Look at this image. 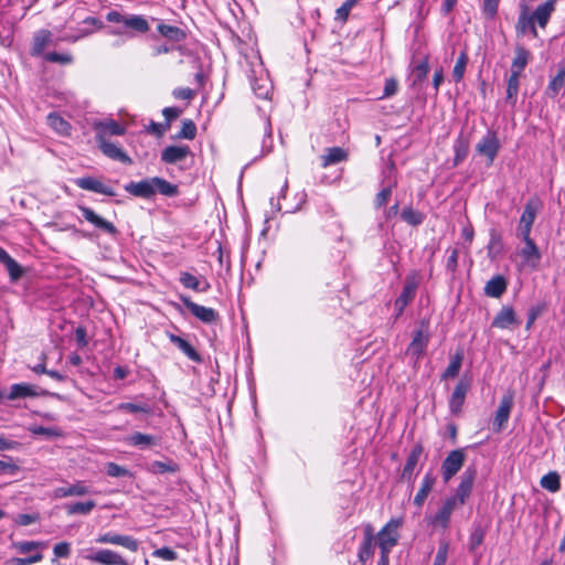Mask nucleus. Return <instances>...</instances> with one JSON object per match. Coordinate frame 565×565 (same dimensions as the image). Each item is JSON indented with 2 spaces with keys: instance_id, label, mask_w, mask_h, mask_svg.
<instances>
[{
  "instance_id": "f257e3e1",
  "label": "nucleus",
  "mask_w": 565,
  "mask_h": 565,
  "mask_svg": "<svg viewBox=\"0 0 565 565\" xmlns=\"http://www.w3.org/2000/svg\"><path fill=\"white\" fill-rule=\"evenodd\" d=\"M125 191L141 199H151L157 193L168 198L177 196L179 194V188L177 184L159 177L143 179L139 182L131 181L125 185Z\"/></svg>"
},
{
  "instance_id": "f03ea898",
  "label": "nucleus",
  "mask_w": 565,
  "mask_h": 565,
  "mask_svg": "<svg viewBox=\"0 0 565 565\" xmlns=\"http://www.w3.org/2000/svg\"><path fill=\"white\" fill-rule=\"evenodd\" d=\"M106 20L116 25L109 31L113 35L134 38L136 34H143L150 30L147 19L138 14H126L111 10L107 12Z\"/></svg>"
},
{
  "instance_id": "7ed1b4c3",
  "label": "nucleus",
  "mask_w": 565,
  "mask_h": 565,
  "mask_svg": "<svg viewBox=\"0 0 565 565\" xmlns=\"http://www.w3.org/2000/svg\"><path fill=\"white\" fill-rule=\"evenodd\" d=\"M430 339L429 322L422 320L419 328L414 332L413 339L406 349V355L411 356L416 365L424 356Z\"/></svg>"
},
{
  "instance_id": "20e7f679",
  "label": "nucleus",
  "mask_w": 565,
  "mask_h": 565,
  "mask_svg": "<svg viewBox=\"0 0 565 565\" xmlns=\"http://www.w3.org/2000/svg\"><path fill=\"white\" fill-rule=\"evenodd\" d=\"M402 526L401 519H392L380 532H379V545L382 554L385 556L390 553L392 547L397 544L398 541V529Z\"/></svg>"
},
{
  "instance_id": "39448f33",
  "label": "nucleus",
  "mask_w": 565,
  "mask_h": 565,
  "mask_svg": "<svg viewBox=\"0 0 565 565\" xmlns=\"http://www.w3.org/2000/svg\"><path fill=\"white\" fill-rule=\"evenodd\" d=\"M500 148V140L497 132L493 130H488L487 134L476 145L477 153L487 158L488 166L493 163Z\"/></svg>"
},
{
  "instance_id": "423d86ee",
  "label": "nucleus",
  "mask_w": 565,
  "mask_h": 565,
  "mask_svg": "<svg viewBox=\"0 0 565 565\" xmlns=\"http://www.w3.org/2000/svg\"><path fill=\"white\" fill-rule=\"evenodd\" d=\"M466 454L463 449L451 450L441 465V475L445 482H448L463 466Z\"/></svg>"
},
{
  "instance_id": "0eeeda50",
  "label": "nucleus",
  "mask_w": 565,
  "mask_h": 565,
  "mask_svg": "<svg viewBox=\"0 0 565 565\" xmlns=\"http://www.w3.org/2000/svg\"><path fill=\"white\" fill-rule=\"evenodd\" d=\"M84 557L98 565H129L128 561L121 554L109 548L97 550Z\"/></svg>"
},
{
  "instance_id": "6e6552de",
  "label": "nucleus",
  "mask_w": 565,
  "mask_h": 565,
  "mask_svg": "<svg viewBox=\"0 0 565 565\" xmlns=\"http://www.w3.org/2000/svg\"><path fill=\"white\" fill-rule=\"evenodd\" d=\"M95 542L98 544L118 545L127 548L130 552H137L139 548V542L135 537L113 532L98 535Z\"/></svg>"
},
{
  "instance_id": "1a4fd4ad",
  "label": "nucleus",
  "mask_w": 565,
  "mask_h": 565,
  "mask_svg": "<svg viewBox=\"0 0 565 565\" xmlns=\"http://www.w3.org/2000/svg\"><path fill=\"white\" fill-rule=\"evenodd\" d=\"M457 508H459V505L455 502V500L447 498L437 510V512L430 518L429 523L434 527L447 530L450 524L451 514Z\"/></svg>"
},
{
  "instance_id": "9d476101",
  "label": "nucleus",
  "mask_w": 565,
  "mask_h": 565,
  "mask_svg": "<svg viewBox=\"0 0 565 565\" xmlns=\"http://www.w3.org/2000/svg\"><path fill=\"white\" fill-rule=\"evenodd\" d=\"M183 305L190 312L204 323H214L218 320V312L213 308L204 307L193 302L188 296H180Z\"/></svg>"
},
{
  "instance_id": "9b49d317",
  "label": "nucleus",
  "mask_w": 565,
  "mask_h": 565,
  "mask_svg": "<svg viewBox=\"0 0 565 565\" xmlns=\"http://www.w3.org/2000/svg\"><path fill=\"white\" fill-rule=\"evenodd\" d=\"M513 404V393L507 392L505 394H503L493 419V428L495 431H501L505 424L508 423Z\"/></svg>"
},
{
  "instance_id": "f8f14e48",
  "label": "nucleus",
  "mask_w": 565,
  "mask_h": 565,
  "mask_svg": "<svg viewBox=\"0 0 565 565\" xmlns=\"http://www.w3.org/2000/svg\"><path fill=\"white\" fill-rule=\"evenodd\" d=\"M75 184L82 190L92 191L107 196L116 195V192L111 186L93 177L78 178L75 180Z\"/></svg>"
},
{
  "instance_id": "ddd939ff",
  "label": "nucleus",
  "mask_w": 565,
  "mask_h": 565,
  "mask_svg": "<svg viewBox=\"0 0 565 565\" xmlns=\"http://www.w3.org/2000/svg\"><path fill=\"white\" fill-rule=\"evenodd\" d=\"M94 130L96 132V141L107 140L109 136H121L125 134V128L114 119L96 121Z\"/></svg>"
},
{
  "instance_id": "4468645a",
  "label": "nucleus",
  "mask_w": 565,
  "mask_h": 565,
  "mask_svg": "<svg viewBox=\"0 0 565 565\" xmlns=\"http://www.w3.org/2000/svg\"><path fill=\"white\" fill-rule=\"evenodd\" d=\"M470 388V382L468 380L461 379L449 398V411L454 415H458L463 406L466 395Z\"/></svg>"
},
{
  "instance_id": "2eb2a0df",
  "label": "nucleus",
  "mask_w": 565,
  "mask_h": 565,
  "mask_svg": "<svg viewBox=\"0 0 565 565\" xmlns=\"http://www.w3.org/2000/svg\"><path fill=\"white\" fill-rule=\"evenodd\" d=\"M79 211L82 212L83 217L93 224L96 228L103 231L104 233H107L111 236L117 234L116 226L106 220H104L102 216L95 213L94 210L87 206H78Z\"/></svg>"
},
{
  "instance_id": "dca6fc26",
  "label": "nucleus",
  "mask_w": 565,
  "mask_h": 565,
  "mask_svg": "<svg viewBox=\"0 0 565 565\" xmlns=\"http://www.w3.org/2000/svg\"><path fill=\"white\" fill-rule=\"evenodd\" d=\"M519 324L520 320L518 319L514 309L510 306H503L491 322V327L497 329H509Z\"/></svg>"
},
{
  "instance_id": "f3484780",
  "label": "nucleus",
  "mask_w": 565,
  "mask_h": 565,
  "mask_svg": "<svg viewBox=\"0 0 565 565\" xmlns=\"http://www.w3.org/2000/svg\"><path fill=\"white\" fill-rule=\"evenodd\" d=\"M191 153L189 146H168L161 152V161L175 164L183 161Z\"/></svg>"
},
{
  "instance_id": "a211bd4d",
  "label": "nucleus",
  "mask_w": 565,
  "mask_h": 565,
  "mask_svg": "<svg viewBox=\"0 0 565 565\" xmlns=\"http://www.w3.org/2000/svg\"><path fill=\"white\" fill-rule=\"evenodd\" d=\"M51 44H53V35L51 31L45 29L36 31L33 35L31 55H44L45 49L49 47Z\"/></svg>"
},
{
  "instance_id": "6ab92c4d",
  "label": "nucleus",
  "mask_w": 565,
  "mask_h": 565,
  "mask_svg": "<svg viewBox=\"0 0 565 565\" xmlns=\"http://www.w3.org/2000/svg\"><path fill=\"white\" fill-rule=\"evenodd\" d=\"M97 143L103 153L108 158L122 163L131 162L128 154L118 145L108 140L97 141Z\"/></svg>"
},
{
  "instance_id": "aec40b11",
  "label": "nucleus",
  "mask_w": 565,
  "mask_h": 565,
  "mask_svg": "<svg viewBox=\"0 0 565 565\" xmlns=\"http://www.w3.org/2000/svg\"><path fill=\"white\" fill-rule=\"evenodd\" d=\"M523 243L524 246L520 249V256L522 257L523 263L529 266L536 267L542 257L539 247L533 239L524 241Z\"/></svg>"
},
{
  "instance_id": "412c9836",
  "label": "nucleus",
  "mask_w": 565,
  "mask_h": 565,
  "mask_svg": "<svg viewBox=\"0 0 565 565\" xmlns=\"http://www.w3.org/2000/svg\"><path fill=\"white\" fill-rule=\"evenodd\" d=\"M424 451V448L420 444H416L413 449L411 450L406 462L404 465L403 471H402V479L404 480H411L415 468L418 463V460Z\"/></svg>"
},
{
  "instance_id": "4be33fe9",
  "label": "nucleus",
  "mask_w": 565,
  "mask_h": 565,
  "mask_svg": "<svg viewBox=\"0 0 565 565\" xmlns=\"http://www.w3.org/2000/svg\"><path fill=\"white\" fill-rule=\"evenodd\" d=\"M89 493H92L90 489L82 481L54 490L55 498L82 497Z\"/></svg>"
},
{
  "instance_id": "5701e85b",
  "label": "nucleus",
  "mask_w": 565,
  "mask_h": 565,
  "mask_svg": "<svg viewBox=\"0 0 565 565\" xmlns=\"http://www.w3.org/2000/svg\"><path fill=\"white\" fill-rule=\"evenodd\" d=\"M179 281L183 287L191 290L206 292L210 289V284L205 279L201 280L188 271L180 273Z\"/></svg>"
},
{
  "instance_id": "b1692460",
  "label": "nucleus",
  "mask_w": 565,
  "mask_h": 565,
  "mask_svg": "<svg viewBox=\"0 0 565 565\" xmlns=\"http://www.w3.org/2000/svg\"><path fill=\"white\" fill-rule=\"evenodd\" d=\"M416 284L414 281L405 282L399 297L395 300V309L397 316L402 315L407 305L413 300L416 292Z\"/></svg>"
},
{
  "instance_id": "393cba45",
  "label": "nucleus",
  "mask_w": 565,
  "mask_h": 565,
  "mask_svg": "<svg viewBox=\"0 0 565 565\" xmlns=\"http://www.w3.org/2000/svg\"><path fill=\"white\" fill-rule=\"evenodd\" d=\"M436 482V477L433 472H427L422 481L418 492L414 498V504L418 508H422L425 503L429 492L431 491L434 484Z\"/></svg>"
},
{
  "instance_id": "a878e982",
  "label": "nucleus",
  "mask_w": 565,
  "mask_h": 565,
  "mask_svg": "<svg viewBox=\"0 0 565 565\" xmlns=\"http://www.w3.org/2000/svg\"><path fill=\"white\" fill-rule=\"evenodd\" d=\"M554 9V1L548 0L540 4L530 17L533 18L534 24L537 23L541 28H545Z\"/></svg>"
},
{
  "instance_id": "bb28decb",
  "label": "nucleus",
  "mask_w": 565,
  "mask_h": 565,
  "mask_svg": "<svg viewBox=\"0 0 565 565\" xmlns=\"http://www.w3.org/2000/svg\"><path fill=\"white\" fill-rule=\"evenodd\" d=\"M169 340L178 347L191 361L193 362H202L201 355L196 352V350L183 338L175 335L173 333L169 334Z\"/></svg>"
},
{
  "instance_id": "cd10ccee",
  "label": "nucleus",
  "mask_w": 565,
  "mask_h": 565,
  "mask_svg": "<svg viewBox=\"0 0 565 565\" xmlns=\"http://www.w3.org/2000/svg\"><path fill=\"white\" fill-rule=\"evenodd\" d=\"M505 290L507 280L501 275L492 277L484 286V294L492 298H500Z\"/></svg>"
},
{
  "instance_id": "c85d7f7f",
  "label": "nucleus",
  "mask_w": 565,
  "mask_h": 565,
  "mask_svg": "<svg viewBox=\"0 0 565 565\" xmlns=\"http://www.w3.org/2000/svg\"><path fill=\"white\" fill-rule=\"evenodd\" d=\"M530 52L521 45H518L514 50V57L511 64V73L519 74L523 72L529 63Z\"/></svg>"
},
{
  "instance_id": "c756f323",
  "label": "nucleus",
  "mask_w": 565,
  "mask_h": 565,
  "mask_svg": "<svg viewBox=\"0 0 565 565\" xmlns=\"http://www.w3.org/2000/svg\"><path fill=\"white\" fill-rule=\"evenodd\" d=\"M348 159V152L340 147H332L326 150V153L321 157L322 167L327 168Z\"/></svg>"
},
{
  "instance_id": "7c9ffc66",
  "label": "nucleus",
  "mask_w": 565,
  "mask_h": 565,
  "mask_svg": "<svg viewBox=\"0 0 565 565\" xmlns=\"http://www.w3.org/2000/svg\"><path fill=\"white\" fill-rule=\"evenodd\" d=\"M38 395L39 393L35 391L33 385L26 383H18L10 387V392L7 395V398L13 401L17 398L34 397Z\"/></svg>"
},
{
  "instance_id": "2f4dec72",
  "label": "nucleus",
  "mask_w": 565,
  "mask_h": 565,
  "mask_svg": "<svg viewBox=\"0 0 565 565\" xmlns=\"http://www.w3.org/2000/svg\"><path fill=\"white\" fill-rule=\"evenodd\" d=\"M127 441L130 445L139 447L141 449L159 445V438L139 431H136L128 436Z\"/></svg>"
},
{
  "instance_id": "473e14b6",
  "label": "nucleus",
  "mask_w": 565,
  "mask_h": 565,
  "mask_svg": "<svg viewBox=\"0 0 565 565\" xmlns=\"http://www.w3.org/2000/svg\"><path fill=\"white\" fill-rule=\"evenodd\" d=\"M515 31L518 36H524L526 33H530L533 38H537V31L533 22V18L525 13H522L519 17Z\"/></svg>"
},
{
  "instance_id": "72a5a7b5",
  "label": "nucleus",
  "mask_w": 565,
  "mask_h": 565,
  "mask_svg": "<svg viewBox=\"0 0 565 565\" xmlns=\"http://www.w3.org/2000/svg\"><path fill=\"white\" fill-rule=\"evenodd\" d=\"M565 84V66H559L557 74L550 81L545 94L554 98L556 97Z\"/></svg>"
},
{
  "instance_id": "f704fd0d",
  "label": "nucleus",
  "mask_w": 565,
  "mask_h": 565,
  "mask_svg": "<svg viewBox=\"0 0 565 565\" xmlns=\"http://www.w3.org/2000/svg\"><path fill=\"white\" fill-rule=\"evenodd\" d=\"M540 209L539 200H529L524 206L523 213L520 217L519 223L533 226V223L536 218V214Z\"/></svg>"
},
{
  "instance_id": "c9c22d12",
  "label": "nucleus",
  "mask_w": 565,
  "mask_h": 565,
  "mask_svg": "<svg viewBox=\"0 0 565 565\" xmlns=\"http://www.w3.org/2000/svg\"><path fill=\"white\" fill-rule=\"evenodd\" d=\"M47 125L54 129L57 134L67 136L70 135L71 126L70 124L60 115L55 113H51L47 115Z\"/></svg>"
},
{
  "instance_id": "e433bc0d",
  "label": "nucleus",
  "mask_w": 565,
  "mask_h": 565,
  "mask_svg": "<svg viewBox=\"0 0 565 565\" xmlns=\"http://www.w3.org/2000/svg\"><path fill=\"white\" fill-rule=\"evenodd\" d=\"M95 507H96L95 501L88 500L85 502L68 503L65 505V510L68 515H74V514L87 515L94 510Z\"/></svg>"
},
{
  "instance_id": "4c0bfd02",
  "label": "nucleus",
  "mask_w": 565,
  "mask_h": 565,
  "mask_svg": "<svg viewBox=\"0 0 565 565\" xmlns=\"http://www.w3.org/2000/svg\"><path fill=\"white\" fill-rule=\"evenodd\" d=\"M401 218L412 226H418L425 221V214L412 206H406L401 212Z\"/></svg>"
},
{
  "instance_id": "58836bf2",
  "label": "nucleus",
  "mask_w": 565,
  "mask_h": 565,
  "mask_svg": "<svg viewBox=\"0 0 565 565\" xmlns=\"http://www.w3.org/2000/svg\"><path fill=\"white\" fill-rule=\"evenodd\" d=\"M520 76L519 74L511 73L508 83H507V102L511 105H514L516 102V96L519 93L520 86Z\"/></svg>"
},
{
  "instance_id": "ea45409f",
  "label": "nucleus",
  "mask_w": 565,
  "mask_h": 565,
  "mask_svg": "<svg viewBox=\"0 0 565 565\" xmlns=\"http://www.w3.org/2000/svg\"><path fill=\"white\" fill-rule=\"evenodd\" d=\"M158 31L162 36L174 42H180L185 38L184 32L180 28L173 25H168L163 23L159 24Z\"/></svg>"
},
{
  "instance_id": "a19ab883",
  "label": "nucleus",
  "mask_w": 565,
  "mask_h": 565,
  "mask_svg": "<svg viewBox=\"0 0 565 565\" xmlns=\"http://www.w3.org/2000/svg\"><path fill=\"white\" fill-rule=\"evenodd\" d=\"M541 487L550 492H556L561 488L559 476L555 471H551L542 477Z\"/></svg>"
},
{
  "instance_id": "79ce46f5",
  "label": "nucleus",
  "mask_w": 565,
  "mask_h": 565,
  "mask_svg": "<svg viewBox=\"0 0 565 565\" xmlns=\"http://www.w3.org/2000/svg\"><path fill=\"white\" fill-rule=\"evenodd\" d=\"M468 61L467 52L465 50L461 51L452 70V78L455 82H460L463 78Z\"/></svg>"
},
{
  "instance_id": "37998d69",
  "label": "nucleus",
  "mask_w": 565,
  "mask_h": 565,
  "mask_svg": "<svg viewBox=\"0 0 565 565\" xmlns=\"http://www.w3.org/2000/svg\"><path fill=\"white\" fill-rule=\"evenodd\" d=\"M252 88L258 98L267 99L271 92V85L267 78L252 81Z\"/></svg>"
},
{
  "instance_id": "c03bdc74",
  "label": "nucleus",
  "mask_w": 565,
  "mask_h": 565,
  "mask_svg": "<svg viewBox=\"0 0 565 565\" xmlns=\"http://www.w3.org/2000/svg\"><path fill=\"white\" fill-rule=\"evenodd\" d=\"M373 554V536L371 533V527L367 526L364 542L360 548L359 557L362 562L370 558Z\"/></svg>"
},
{
  "instance_id": "a18cd8bd",
  "label": "nucleus",
  "mask_w": 565,
  "mask_h": 565,
  "mask_svg": "<svg viewBox=\"0 0 565 565\" xmlns=\"http://www.w3.org/2000/svg\"><path fill=\"white\" fill-rule=\"evenodd\" d=\"M455 150V166L459 164L468 154L469 146L467 140H465L461 136L455 141L454 145Z\"/></svg>"
},
{
  "instance_id": "49530a36",
  "label": "nucleus",
  "mask_w": 565,
  "mask_h": 565,
  "mask_svg": "<svg viewBox=\"0 0 565 565\" xmlns=\"http://www.w3.org/2000/svg\"><path fill=\"white\" fill-rule=\"evenodd\" d=\"M461 363H462V354H460V353L455 354L451 358L449 365L445 370V372L443 374V379L456 377L460 371Z\"/></svg>"
},
{
  "instance_id": "de8ad7c7",
  "label": "nucleus",
  "mask_w": 565,
  "mask_h": 565,
  "mask_svg": "<svg viewBox=\"0 0 565 565\" xmlns=\"http://www.w3.org/2000/svg\"><path fill=\"white\" fill-rule=\"evenodd\" d=\"M13 547L21 554H26L39 548L45 547V543L35 541H20L14 542Z\"/></svg>"
},
{
  "instance_id": "09e8293b",
  "label": "nucleus",
  "mask_w": 565,
  "mask_h": 565,
  "mask_svg": "<svg viewBox=\"0 0 565 565\" xmlns=\"http://www.w3.org/2000/svg\"><path fill=\"white\" fill-rule=\"evenodd\" d=\"M150 471L153 473H166V472H175L178 470V465L173 461H153L150 465Z\"/></svg>"
},
{
  "instance_id": "8fccbe9b",
  "label": "nucleus",
  "mask_w": 565,
  "mask_h": 565,
  "mask_svg": "<svg viewBox=\"0 0 565 565\" xmlns=\"http://www.w3.org/2000/svg\"><path fill=\"white\" fill-rule=\"evenodd\" d=\"M44 61L67 65L73 63V56L68 53L49 52L43 55Z\"/></svg>"
},
{
  "instance_id": "3c124183",
  "label": "nucleus",
  "mask_w": 565,
  "mask_h": 565,
  "mask_svg": "<svg viewBox=\"0 0 565 565\" xmlns=\"http://www.w3.org/2000/svg\"><path fill=\"white\" fill-rule=\"evenodd\" d=\"M196 136V126L191 119L182 121L181 130L178 132L177 138L192 140Z\"/></svg>"
},
{
  "instance_id": "603ef678",
  "label": "nucleus",
  "mask_w": 565,
  "mask_h": 565,
  "mask_svg": "<svg viewBox=\"0 0 565 565\" xmlns=\"http://www.w3.org/2000/svg\"><path fill=\"white\" fill-rule=\"evenodd\" d=\"M117 411L128 412V413H150V407L148 404H136V403H120L117 407Z\"/></svg>"
},
{
  "instance_id": "864d4df0",
  "label": "nucleus",
  "mask_w": 565,
  "mask_h": 565,
  "mask_svg": "<svg viewBox=\"0 0 565 565\" xmlns=\"http://www.w3.org/2000/svg\"><path fill=\"white\" fill-rule=\"evenodd\" d=\"M392 190H393V185H387L385 188H383L375 196L374 199V206L375 209H381L383 207L384 205L387 204V202L390 201L391 196H392Z\"/></svg>"
},
{
  "instance_id": "5fc2aeb1",
  "label": "nucleus",
  "mask_w": 565,
  "mask_h": 565,
  "mask_svg": "<svg viewBox=\"0 0 565 565\" xmlns=\"http://www.w3.org/2000/svg\"><path fill=\"white\" fill-rule=\"evenodd\" d=\"M106 472L109 477L119 478V477H129L131 473L125 467H121L115 462H108L106 465Z\"/></svg>"
},
{
  "instance_id": "6e6d98bb",
  "label": "nucleus",
  "mask_w": 565,
  "mask_h": 565,
  "mask_svg": "<svg viewBox=\"0 0 565 565\" xmlns=\"http://www.w3.org/2000/svg\"><path fill=\"white\" fill-rule=\"evenodd\" d=\"M471 491H472L471 489L458 484V487L456 489V493L449 498L451 500H455V502L459 507H461L467 502L468 498L471 494Z\"/></svg>"
},
{
  "instance_id": "4d7b16f0",
  "label": "nucleus",
  "mask_w": 565,
  "mask_h": 565,
  "mask_svg": "<svg viewBox=\"0 0 565 565\" xmlns=\"http://www.w3.org/2000/svg\"><path fill=\"white\" fill-rule=\"evenodd\" d=\"M476 477H477L476 468H472V467L467 468L460 478L459 486H462V487H466V488H469L472 490Z\"/></svg>"
},
{
  "instance_id": "13d9d810",
  "label": "nucleus",
  "mask_w": 565,
  "mask_h": 565,
  "mask_svg": "<svg viewBox=\"0 0 565 565\" xmlns=\"http://www.w3.org/2000/svg\"><path fill=\"white\" fill-rule=\"evenodd\" d=\"M42 558H43V555L38 552L28 557H13L12 559H10V564L11 565H32V564L41 562Z\"/></svg>"
},
{
  "instance_id": "bf43d9fd",
  "label": "nucleus",
  "mask_w": 565,
  "mask_h": 565,
  "mask_svg": "<svg viewBox=\"0 0 565 565\" xmlns=\"http://www.w3.org/2000/svg\"><path fill=\"white\" fill-rule=\"evenodd\" d=\"M429 72V65L427 58L419 62L413 70L416 82L424 81Z\"/></svg>"
},
{
  "instance_id": "052dcab7",
  "label": "nucleus",
  "mask_w": 565,
  "mask_h": 565,
  "mask_svg": "<svg viewBox=\"0 0 565 565\" xmlns=\"http://www.w3.org/2000/svg\"><path fill=\"white\" fill-rule=\"evenodd\" d=\"M11 280L15 281L22 276V268L21 266L11 257L6 264H4Z\"/></svg>"
},
{
  "instance_id": "680f3d73",
  "label": "nucleus",
  "mask_w": 565,
  "mask_h": 565,
  "mask_svg": "<svg viewBox=\"0 0 565 565\" xmlns=\"http://www.w3.org/2000/svg\"><path fill=\"white\" fill-rule=\"evenodd\" d=\"M484 532L481 529H476L469 537V548L475 552L483 542Z\"/></svg>"
},
{
  "instance_id": "e2e57ef3",
  "label": "nucleus",
  "mask_w": 565,
  "mask_h": 565,
  "mask_svg": "<svg viewBox=\"0 0 565 565\" xmlns=\"http://www.w3.org/2000/svg\"><path fill=\"white\" fill-rule=\"evenodd\" d=\"M30 430L34 435L46 436L49 438L61 436L60 429L52 427L33 426Z\"/></svg>"
},
{
  "instance_id": "0e129e2a",
  "label": "nucleus",
  "mask_w": 565,
  "mask_h": 565,
  "mask_svg": "<svg viewBox=\"0 0 565 565\" xmlns=\"http://www.w3.org/2000/svg\"><path fill=\"white\" fill-rule=\"evenodd\" d=\"M152 555L164 561H175L178 558V554L172 548L166 546L156 550Z\"/></svg>"
},
{
  "instance_id": "69168bd1",
  "label": "nucleus",
  "mask_w": 565,
  "mask_h": 565,
  "mask_svg": "<svg viewBox=\"0 0 565 565\" xmlns=\"http://www.w3.org/2000/svg\"><path fill=\"white\" fill-rule=\"evenodd\" d=\"M448 557V544L443 543L438 547V551L435 556L434 565H445Z\"/></svg>"
},
{
  "instance_id": "338daca9",
  "label": "nucleus",
  "mask_w": 565,
  "mask_h": 565,
  "mask_svg": "<svg viewBox=\"0 0 565 565\" xmlns=\"http://www.w3.org/2000/svg\"><path fill=\"white\" fill-rule=\"evenodd\" d=\"M53 553L56 557H68L71 554V544L67 542H61L54 545Z\"/></svg>"
},
{
  "instance_id": "774afa93",
  "label": "nucleus",
  "mask_w": 565,
  "mask_h": 565,
  "mask_svg": "<svg viewBox=\"0 0 565 565\" xmlns=\"http://www.w3.org/2000/svg\"><path fill=\"white\" fill-rule=\"evenodd\" d=\"M499 7V0H484L483 1V12L487 18L492 19L497 12Z\"/></svg>"
}]
</instances>
